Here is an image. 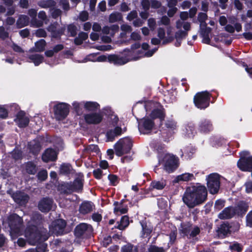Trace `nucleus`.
Wrapping results in <instances>:
<instances>
[{
	"label": "nucleus",
	"mask_w": 252,
	"mask_h": 252,
	"mask_svg": "<svg viewBox=\"0 0 252 252\" xmlns=\"http://www.w3.org/2000/svg\"><path fill=\"white\" fill-rule=\"evenodd\" d=\"M121 252H144L143 250H139V246L128 243L123 246L121 250Z\"/></svg>",
	"instance_id": "nucleus-32"
},
{
	"label": "nucleus",
	"mask_w": 252,
	"mask_h": 252,
	"mask_svg": "<svg viewBox=\"0 0 252 252\" xmlns=\"http://www.w3.org/2000/svg\"><path fill=\"white\" fill-rule=\"evenodd\" d=\"M26 237L29 240L32 245H35L39 241H45L50 236L47 229H40L35 225L28 226L25 231Z\"/></svg>",
	"instance_id": "nucleus-3"
},
{
	"label": "nucleus",
	"mask_w": 252,
	"mask_h": 252,
	"mask_svg": "<svg viewBox=\"0 0 252 252\" xmlns=\"http://www.w3.org/2000/svg\"><path fill=\"white\" fill-rule=\"evenodd\" d=\"M212 31L211 28H206L200 30V33L201 36L202 37V42L204 43L209 44L211 42V39L209 37V34Z\"/></svg>",
	"instance_id": "nucleus-35"
},
{
	"label": "nucleus",
	"mask_w": 252,
	"mask_h": 252,
	"mask_svg": "<svg viewBox=\"0 0 252 252\" xmlns=\"http://www.w3.org/2000/svg\"><path fill=\"white\" fill-rule=\"evenodd\" d=\"M138 130L144 134L150 133L155 125L154 121L149 117H144L138 120Z\"/></svg>",
	"instance_id": "nucleus-9"
},
{
	"label": "nucleus",
	"mask_w": 252,
	"mask_h": 252,
	"mask_svg": "<svg viewBox=\"0 0 252 252\" xmlns=\"http://www.w3.org/2000/svg\"><path fill=\"white\" fill-rule=\"evenodd\" d=\"M8 110L3 106L0 105V118L4 119L8 117Z\"/></svg>",
	"instance_id": "nucleus-63"
},
{
	"label": "nucleus",
	"mask_w": 252,
	"mask_h": 252,
	"mask_svg": "<svg viewBox=\"0 0 252 252\" xmlns=\"http://www.w3.org/2000/svg\"><path fill=\"white\" fill-rule=\"evenodd\" d=\"M47 29L51 33L52 38L60 39L61 36L64 34L66 27L65 26L60 27L57 22H55L51 24Z\"/></svg>",
	"instance_id": "nucleus-10"
},
{
	"label": "nucleus",
	"mask_w": 252,
	"mask_h": 252,
	"mask_svg": "<svg viewBox=\"0 0 252 252\" xmlns=\"http://www.w3.org/2000/svg\"><path fill=\"white\" fill-rule=\"evenodd\" d=\"M221 177V175L217 173H212L206 176V185L210 194H216L219 192L220 187Z\"/></svg>",
	"instance_id": "nucleus-6"
},
{
	"label": "nucleus",
	"mask_w": 252,
	"mask_h": 252,
	"mask_svg": "<svg viewBox=\"0 0 252 252\" xmlns=\"http://www.w3.org/2000/svg\"><path fill=\"white\" fill-rule=\"evenodd\" d=\"M9 36V33L5 31L3 26H0V38L3 40H5Z\"/></svg>",
	"instance_id": "nucleus-61"
},
{
	"label": "nucleus",
	"mask_w": 252,
	"mask_h": 252,
	"mask_svg": "<svg viewBox=\"0 0 252 252\" xmlns=\"http://www.w3.org/2000/svg\"><path fill=\"white\" fill-rule=\"evenodd\" d=\"M12 197L16 203L21 205L27 204L29 200V196L21 191H17L12 195Z\"/></svg>",
	"instance_id": "nucleus-22"
},
{
	"label": "nucleus",
	"mask_w": 252,
	"mask_h": 252,
	"mask_svg": "<svg viewBox=\"0 0 252 252\" xmlns=\"http://www.w3.org/2000/svg\"><path fill=\"white\" fill-rule=\"evenodd\" d=\"M200 233V229L198 226H194L190 231L189 235L190 238H194L199 235Z\"/></svg>",
	"instance_id": "nucleus-57"
},
{
	"label": "nucleus",
	"mask_w": 252,
	"mask_h": 252,
	"mask_svg": "<svg viewBox=\"0 0 252 252\" xmlns=\"http://www.w3.org/2000/svg\"><path fill=\"white\" fill-rule=\"evenodd\" d=\"M192 227V224L190 222H182L180 224V231L184 236H188Z\"/></svg>",
	"instance_id": "nucleus-34"
},
{
	"label": "nucleus",
	"mask_w": 252,
	"mask_h": 252,
	"mask_svg": "<svg viewBox=\"0 0 252 252\" xmlns=\"http://www.w3.org/2000/svg\"><path fill=\"white\" fill-rule=\"evenodd\" d=\"M26 172L30 175H34L37 171L36 165L32 161H28L25 165Z\"/></svg>",
	"instance_id": "nucleus-38"
},
{
	"label": "nucleus",
	"mask_w": 252,
	"mask_h": 252,
	"mask_svg": "<svg viewBox=\"0 0 252 252\" xmlns=\"http://www.w3.org/2000/svg\"><path fill=\"white\" fill-rule=\"evenodd\" d=\"M57 159V154L56 151L51 148L45 150L42 155V160L45 162L55 161Z\"/></svg>",
	"instance_id": "nucleus-20"
},
{
	"label": "nucleus",
	"mask_w": 252,
	"mask_h": 252,
	"mask_svg": "<svg viewBox=\"0 0 252 252\" xmlns=\"http://www.w3.org/2000/svg\"><path fill=\"white\" fill-rule=\"evenodd\" d=\"M66 222L63 219H58L54 221L52 225L51 230L57 236L64 234Z\"/></svg>",
	"instance_id": "nucleus-14"
},
{
	"label": "nucleus",
	"mask_w": 252,
	"mask_h": 252,
	"mask_svg": "<svg viewBox=\"0 0 252 252\" xmlns=\"http://www.w3.org/2000/svg\"><path fill=\"white\" fill-rule=\"evenodd\" d=\"M216 94V95L210 93L207 91H202L197 93L193 97V103L196 107L199 109L204 110L210 105L211 98L212 97L213 103L219 95V93L217 91H212Z\"/></svg>",
	"instance_id": "nucleus-4"
},
{
	"label": "nucleus",
	"mask_w": 252,
	"mask_h": 252,
	"mask_svg": "<svg viewBox=\"0 0 252 252\" xmlns=\"http://www.w3.org/2000/svg\"><path fill=\"white\" fill-rule=\"evenodd\" d=\"M213 124L210 120L202 119L199 122L198 130L200 133H208L213 130Z\"/></svg>",
	"instance_id": "nucleus-17"
},
{
	"label": "nucleus",
	"mask_w": 252,
	"mask_h": 252,
	"mask_svg": "<svg viewBox=\"0 0 252 252\" xmlns=\"http://www.w3.org/2000/svg\"><path fill=\"white\" fill-rule=\"evenodd\" d=\"M150 118L154 121L155 119H159L161 121L164 120L165 113L164 109H162L156 108L153 109L150 114Z\"/></svg>",
	"instance_id": "nucleus-28"
},
{
	"label": "nucleus",
	"mask_w": 252,
	"mask_h": 252,
	"mask_svg": "<svg viewBox=\"0 0 252 252\" xmlns=\"http://www.w3.org/2000/svg\"><path fill=\"white\" fill-rule=\"evenodd\" d=\"M93 204L91 201H84L79 206V211L82 215H86L93 211Z\"/></svg>",
	"instance_id": "nucleus-27"
},
{
	"label": "nucleus",
	"mask_w": 252,
	"mask_h": 252,
	"mask_svg": "<svg viewBox=\"0 0 252 252\" xmlns=\"http://www.w3.org/2000/svg\"><path fill=\"white\" fill-rule=\"evenodd\" d=\"M208 191L206 187L199 183L188 187L183 194L182 200L189 208L192 209L203 204L207 199Z\"/></svg>",
	"instance_id": "nucleus-1"
},
{
	"label": "nucleus",
	"mask_w": 252,
	"mask_h": 252,
	"mask_svg": "<svg viewBox=\"0 0 252 252\" xmlns=\"http://www.w3.org/2000/svg\"><path fill=\"white\" fill-rule=\"evenodd\" d=\"M142 230L141 231L140 235L142 238H147L149 240L152 236L151 233L153 230V227L150 224L148 223L146 220H142L140 221Z\"/></svg>",
	"instance_id": "nucleus-18"
},
{
	"label": "nucleus",
	"mask_w": 252,
	"mask_h": 252,
	"mask_svg": "<svg viewBox=\"0 0 252 252\" xmlns=\"http://www.w3.org/2000/svg\"><path fill=\"white\" fill-rule=\"evenodd\" d=\"M84 108L87 111L95 112L100 109V105L95 101L84 102Z\"/></svg>",
	"instance_id": "nucleus-30"
},
{
	"label": "nucleus",
	"mask_w": 252,
	"mask_h": 252,
	"mask_svg": "<svg viewBox=\"0 0 252 252\" xmlns=\"http://www.w3.org/2000/svg\"><path fill=\"white\" fill-rule=\"evenodd\" d=\"M84 152L86 153L94 152L98 154L99 152V149L97 145L91 144L87 146L84 149Z\"/></svg>",
	"instance_id": "nucleus-48"
},
{
	"label": "nucleus",
	"mask_w": 252,
	"mask_h": 252,
	"mask_svg": "<svg viewBox=\"0 0 252 252\" xmlns=\"http://www.w3.org/2000/svg\"><path fill=\"white\" fill-rule=\"evenodd\" d=\"M164 162V169L169 173L173 172L179 166V158L173 155L165 154L162 158H159L158 163Z\"/></svg>",
	"instance_id": "nucleus-7"
},
{
	"label": "nucleus",
	"mask_w": 252,
	"mask_h": 252,
	"mask_svg": "<svg viewBox=\"0 0 252 252\" xmlns=\"http://www.w3.org/2000/svg\"><path fill=\"white\" fill-rule=\"evenodd\" d=\"M53 200L48 197L42 198L38 203V209L43 213L49 212L52 207Z\"/></svg>",
	"instance_id": "nucleus-16"
},
{
	"label": "nucleus",
	"mask_w": 252,
	"mask_h": 252,
	"mask_svg": "<svg viewBox=\"0 0 252 252\" xmlns=\"http://www.w3.org/2000/svg\"><path fill=\"white\" fill-rule=\"evenodd\" d=\"M231 227L232 225L229 222H223L218 227L216 230L217 235L220 238H225L228 234L231 233Z\"/></svg>",
	"instance_id": "nucleus-15"
},
{
	"label": "nucleus",
	"mask_w": 252,
	"mask_h": 252,
	"mask_svg": "<svg viewBox=\"0 0 252 252\" xmlns=\"http://www.w3.org/2000/svg\"><path fill=\"white\" fill-rule=\"evenodd\" d=\"M26 113L24 111L20 110L14 119L18 126L20 128H24L27 126L29 124V119L25 116Z\"/></svg>",
	"instance_id": "nucleus-19"
},
{
	"label": "nucleus",
	"mask_w": 252,
	"mask_h": 252,
	"mask_svg": "<svg viewBox=\"0 0 252 252\" xmlns=\"http://www.w3.org/2000/svg\"><path fill=\"white\" fill-rule=\"evenodd\" d=\"M166 186L165 181H153L151 183L150 188L151 189H155L158 190H161L164 188Z\"/></svg>",
	"instance_id": "nucleus-41"
},
{
	"label": "nucleus",
	"mask_w": 252,
	"mask_h": 252,
	"mask_svg": "<svg viewBox=\"0 0 252 252\" xmlns=\"http://www.w3.org/2000/svg\"><path fill=\"white\" fill-rule=\"evenodd\" d=\"M122 19V15L119 12H114L111 13L109 16V22L114 23L119 21Z\"/></svg>",
	"instance_id": "nucleus-50"
},
{
	"label": "nucleus",
	"mask_w": 252,
	"mask_h": 252,
	"mask_svg": "<svg viewBox=\"0 0 252 252\" xmlns=\"http://www.w3.org/2000/svg\"><path fill=\"white\" fill-rule=\"evenodd\" d=\"M70 105L65 102H58L53 107L54 115L58 120L65 119L69 114Z\"/></svg>",
	"instance_id": "nucleus-8"
},
{
	"label": "nucleus",
	"mask_w": 252,
	"mask_h": 252,
	"mask_svg": "<svg viewBox=\"0 0 252 252\" xmlns=\"http://www.w3.org/2000/svg\"><path fill=\"white\" fill-rule=\"evenodd\" d=\"M115 150L116 155L118 157H122L126 154L124 146L119 142V141L116 143Z\"/></svg>",
	"instance_id": "nucleus-49"
},
{
	"label": "nucleus",
	"mask_w": 252,
	"mask_h": 252,
	"mask_svg": "<svg viewBox=\"0 0 252 252\" xmlns=\"http://www.w3.org/2000/svg\"><path fill=\"white\" fill-rule=\"evenodd\" d=\"M165 250L163 247H158L156 245H151L148 248L146 252H164Z\"/></svg>",
	"instance_id": "nucleus-54"
},
{
	"label": "nucleus",
	"mask_w": 252,
	"mask_h": 252,
	"mask_svg": "<svg viewBox=\"0 0 252 252\" xmlns=\"http://www.w3.org/2000/svg\"><path fill=\"white\" fill-rule=\"evenodd\" d=\"M29 59L34 63L35 66L39 65L44 60L43 56L39 54L31 55L29 56Z\"/></svg>",
	"instance_id": "nucleus-37"
},
{
	"label": "nucleus",
	"mask_w": 252,
	"mask_h": 252,
	"mask_svg": "<svg viewBox=\"0 0 252 252\" xmlns=\"http://www.w3.org/2000/svg\"><path fill=\"white\" fill-rule=\"evenodd\" d=\"M103 112L104 115L106 116L108 118L111 116H114V112L110 107H105L103 108Z\"/></svg>",
	"instance_id": "nucleus-62"
},
{
	"label": "nucleus",
	"mask_w": 252,
	"mask_h": 252,
	"mask_svg": "<svg viewBox=\"0 0 252 252\" xmlns=\"http://www.w3.org/2000/svg\"><path fill=\"white\" fill-rule=\"evenodd\" d=\"M45 241H39L36 242L37 244L34 248L36 252H47L49 250L48 249V245L44 243Z\"/></svg>",
	"instance_id": "nucleus-44"
},
{
	"label": "nucleus",
	"mask_w": 252,
	"mask_h": 252,
	"mask_svg": "<svg viewBox=\"0 0 252 252\" xmlns=\"http://www.w3.org/2000/svg\"><path fill=\"white\" fill-rule=\"evenodd\" d=\"M84 180L83 177H78L73 182H62L57 186L60 194L68 195L73 192L81 193L83 190Z\"/></svg>",
	"instance_id": "nucleus-2"
},
{
	"label": "nucleus",
	"mask_w": 252,
	"mask_h": 252,
	"mask_svg": "<svg viewBox=\"0 0 252 252\" xmlns=\"http://www.w3.org/2000/svg\"><path fill=\"white\" fill-rule=\"evenodd\" d=\"M29 15L32 18L31 23L32 26L35 27H39L42 26L41 24H37L38 21L37 20L36 17L37 15V11L34 9H30L28 11Z\"/></svg>",
	"instance_id": "nucleus-39"
},
{
	"label": "nucleus",
	"mask_w": 252,
	"mask_h": 252,
	"mask_svg": "<svg viewBox=\"0 0 252 252\" xmlns=\"http://www.w3.org/2000/svg\"><path fill=\"white\" fill-rule=\"evenodd\" d=\"M38 4L41 8H47L55 7L56 2L54 0H46L39 1Z\"/></svg>",
	"instance_id": "nucleus-42"
},
{
	"label": "nucleus",
	"mask_w": 252,
	"mask_h": 252,
	"mask_svg": "<svg viewBox=\"0 0 252 252\" xmlns=\"http://www.w3.org/2000/svg\"><path fill=\"white\" fill-rule=\"evenodd\" d=\"M186 128L187 130V133L189 135L190 134L194 135V134L196 133L195 127L193 124H188V125L186 126Z\"/></svg>",
	"instance_id": "nucleus-56"
},
{
	"label": "nucleus",
	"mask_w": 252,
	"mask_h": 252,
	"mask_svg": "<svg viewBox=\"0 0 252 252\" xmlns=\"http://www.w3.org/2000/svg\"><path fill=\"white\" fill-rule=\"evenodd\" d=\"M236 215L234 207L228 206L225 208L219 214L218 217L221 220L230 219Z\"/></svg>",
	"instance_id": "nucleus-25"
},
{
	"label": "nucleus",
	"mask_w": 252,
	"mask_h": 252,
	"mask_svg": "<svg viewBox=\"0 0 252 252\" xmlns=\"http://www.w3.org/2000/svg\"><path fill=\"white\" fill-rule=\"evenodd\" d=\"M92 226L85 223H81L77 225L74 229V235L76 238H85V235H87L91 232Z\"/></svg>",
	"instance_id": "nucleus-12"
},
{
	"label": "nucleus",
	"mask_w": 252,
	"mask_h": 252,
	"mask_svg": "<svg viewBox=\"0 0 252 252\" xmlns=\"http://www.w3.org/2000/svg\"><path fill=\"white\" fill-rule=\"evenodd\" d=\"M71 165L69 164L63 163L60 168V174L68 175L71 173Z\"/></svg>",
	"instance_id": "nucleus-46"
},
{
	"label": "nucleus",
	"mask_w": 252,
	"mask_h": 252,
	"mask_svg": "<svg viewBox=\"0 0 252 252\" xmlns=\"http://www.w3.org/2000/svg\"><path fill=\"white\" fill-rule=\"evenodd\" d=\"M129 60L126 57H120L116 54H110L108 55V63H113L115 65H122L127 62Z\"/></svg>",
	"instance_id": "nucleus-21"
},
{
	"label": "nucleus",
	"mask_w": 252,
	"mask_h": 252,
	"mask_svg": "<svg viewBox=\"0 0 252 252\" xmlns=\"http://www.w3.org/2000/svg\"><path fill=\"white\" fill-rule=\"evenodd\" d=\"M34 51L36 52H41L45 50L46 45V41L43 39H41L36 41L35 44Z\"/></svg>",
	"instance_id": "nucleus-40"
},
{
	"label": "nucleus",
	"mask_w": 252,
	"mask_h": 252,
	"mask_svg": "<svg viewBox=\"0 0 252 252\" xmlns=\"http://www.w3.org/2000/svg\"><path fill=\"white\" fill-rule=\"evenodd\" d=\"M229 248L231 252H242L244 247L237 242H233L230 244Z\"/></svg>",
	"instance_id": "nucleus-43"
},
{
	"label": "nucleus",
	"mask_w": 252,
	"mask_h": 252,
	"mask_svg": "<svg viewBox=\"0 0 252 252\" xmlns=\"http://www.w3.org/2000/svg\"><path fill=\"white\" fill-rule=\"evenodd\" d=\"M119 142L124 146L125 153H129L133 146V141L129 137H126L119 140Z\"/></svg>",
	"instance_id": "nucleus-31"
},
{
	"label": "nucleus",
	"mask_w": 252,
	"mask_h": 252,
	"mask_svg": "<svg viewBox=\"0 0 252 252\" xmlns=\"http://www.w3.org/2000/svg\"><path fill=\"white\" fill-rule=\"evenodd\" d=\"M225 201L223 199H220L215 201L214 205V209L215 211H219L221 210L225 205Z\"/></svg>",
	"instance_id": "nucleus-52"
},
{
	"label": "nucleus",
	"mask_w": 252,
	"mask_h": 252,
	"mask_svg": "<svg viewBox=\"0 0 252 252\" xmlns=\"http://www.w3.org/2000/svg\"><path fill=\"white\" fill-rule=\"evenodd\" d=\"M30 22L29 17L25 15H21L19 16L16 22L17 28L21 29L28 26Z\"/></svg>",
	"instance_id": "nucleus-33"
},
{
	"label": "nucleus",
	"mask_w": 252,
	"mask_h": 252,
	"mask_svg": "<svg viewBox=\"0 0 252 252\" xmlns=\"http://www.w3.org/2000/svg\"><path fill=\"white\" fill-rule=\"evenodd\" d=\"M67 30L68 32L70 33V36L75 37L77 35V28L73 23L68 25Z\"/></svg>",
	"instance_id": "nucleus-51"
},
{
	"label": "nucleus",
	"mask_w": 252,
	"mask_h": 252,
	"mask_svg": "<svg viewBox=\"0 0 252 252\" xmlns=\"http://www.w3.org/2000/svg\"><path fill=\"white\" fill-rule=\"evenodd\" d=\"M117 225L114 226L115 228H117L120 230H124L129 224V218L127 215L123 216L121 217L120 221L117 222Z\"/></svg>",
	"instance_id": "nucleus-29"
},
{
	"label": "nucleus",
	"mask_w": 252,
	"mask_h": 252,
	"mask_svg": "<svg viewBox=\"0 0 252 252\" xmlns=\"http://www.w3.org/2000/svg\"><path fill=\"white\" fill-rule=\"evenodd\" d=\"M237 166L241 171L252 172V156H242L237 162Z\"/></svg>",
	"instance_id": "nucleus-13"
},
{
	"label": "nucleus",
	"mask_w": 252,
	"mask_h": 252,
	"mask_svg": "<svg viewBox=\"0 0 252 252\" xmlns=\"http://www.w3.org/2000/svg\"><path fill=\"white\" fill-rule=\"evenodd\" d=\"M195 153V149L192 147H186L184 150L183 156L185 155L187 157V159H190Z\"/></svg>",
	"instance_id": "nucleus-47"
},
{
	"label": "nucleus",
	"mask_w": 252,
	"mask_h": 252,
	"mask_svg": "<svg viewBox=\"0 0 252 252\" xmlns=\"http://www.w3.org/2000/svg\"><path fill=\"white\" fill-rule=\"evenodd\" d=\"M30 152L34 156L37 155L41 149V145L38 140H34L28 143Z\"/></svg>",
	"instance_id": "nucleus-26"
},
{
	"label": "nucleus",
	"mask_w": 252,
	"mask_h": 252,
	"mask_svg": "<svg viewBox=\"0 0 252 252\" xmlns=\"http://www.w3.org/2000/svg\"><path fill=\"white\" fill-rule=\"evenodd\" d=\"M93 174L95 179L100 180L102 177L103 172L100 168H97L93 170Z\"/></svg>",
	"instance_id": "nucleus-60"
},
{
	"label": "nucleus",
	"mask_w": 252,
	"mask_h": 252,
	"mask_svg": "<svg viewBox=\"0 0 252 252\" xmlns=\"http://www.w3.org/2000/svg\"><path fill=\"white\" fill-rule=\"evenodd\" d=\"M177 232L176 230L171 231L170 233L169 236V241L167 245V247L166 248V250L169 249L170 247L173 245L176 242L177 239Z\"/></svg>",
	"instance_id": "nucleus-45"
},
{
	"label": "nucleus",
	"mask_w": 252,
	"mask_h": 252,
	"mask_svg": "<svg viewBox=\"0 0 252 252\" xmlns=\"http://www.w3.org/2000/svg\"><path fill=\"white\" fill-rule=\"evenodd\" d=\"M37 177L40 181H44L46 180L48 177V173L47 170L43 169L39 171L37 174Z\"/></svg>",
	"instance_id": "nucleus-55"
},
{
	"label": "nucleus",
	"mask_w": 252,
	"mask_h": 252,
	"mask_svg": "<svg viewBox=\"0 0 252 252\" xmlns=\"http://www.w3.org/2000/svg\"><path fill=\"white\" fill-rule=\"evenodd\" d=\"M165 126L166 128L171 129L174 130L176 128V123L173 120H167L165 124Z\"/></svg>",
	"instance_id": "nucleus-59"
},
{
	"label": "nucleus",
	"mask_w": 252,
	"mask_h": 252,
	"mask_svg": "<svg viewBox=\"0 0 252 252\" xmlns=\"http://www.w3.org/2000/svg\"><path fill=\"white\" fill-rule=\"evenodd\" d=\"M194 178L193 174L192 173H185L177 176L175 180V182H179L180 181H189Z\"/></svg>",
	"instance_id": "nucleus-36"
},
{
	"label": "nucleus",
	"mask_w": 252,
	"mask_h": 252,
	"mask_svg": "<svg viewBox=\"0 0 252 252\" xmlns=\"http://www.w3.org/2000/svg\"><path fill=\"white\" fill-rule=\"evenodd\" d=\"M126 201V199H123L121 201H115L113 205L115 206L114 208V213L117 214L120 213V214H126L128 210V206L127 205H124V203Z\"/></svg>",
	"instance_id": "nucleus-24"
},
{
	"label": "nucleus",
	"mask_w": 252,
	"mask_h": 252,
	"mask_svg": "<svg viewBox=\"0 0 252 252\" xmlns=\"http://www.w3.org/2000/svg\"><path fill=\"white\" fill-rule=\"evenodd\" d=\"M108 179L110 181V184L113 186H116L119 183V178L115 174H110L108 176Z\"/></svg>",
	"instance_id": "nucleus-53"
},
{
	"label": "nucleus",
	"mask_w": 252,
	"mask_h": 252,
	"mask_svg": "<svg viewBox=\"0 0 252 252\" xmlns=\"http://www.w3.org/2000/svg\"><path fill=\"white\" fill-rule=\"evenodd\" d=\"M103 115L100 112H92L84 114V119L88 125H98L103 120Z\"/></svg>",
	"instance_id": "nucleus-11"
},
{
	"label": "nucleus",
	"mask_w": 252,
	"mask_h": 252,
	"mask_svg": "<svg viewBox=\"0 0 252 252\" xmlns=\"http://www.w3.org/2000/svg\"><path fill=\"white\" fill-rule=\"evenodd\" d=\"M234 209L236 215L240 217H243L249 209V205L245 201H240L234 207Z\"/></svg>",
	"instance_id": "nucleus-23"
},
{
	"label": "nucleus",
	"mask_w": 252,
	"mask_h": 252,
	"mask_svg": "<svg viewBox=\"0 0 252 252\" xmlns=\"http://www.w3.org/2000/svg\"><path fill=\"white\" fill-rule=\"evenodd\" d=\"M188 35V32L186 31L179 30L175 32V38H178L182 40L183 38H185Z\"/></svg>",
	"instance_id": "nucleus-58"
},
{
	"label": "nucleus",
	"mask_w": 252,
	"mask_h": 252,
	"mask_svg": "<svg viewBox=\"0 0 252 252\" xmlns=\"http://www.w3.org/2000/svg\"><path fill=\"white\" fill-rule=\"evenodd\" d=\"M246 219L247 225L252 227V210L247 214Z\"/></svg>",
	"instance_id": "nucleus-64"
},
{
	"label": "nucleus",
	"mask_w": 252,
	"mask_h": 252,
	"mask_svg": "<svg viewBox=\"0 0 252 252\" xmlns=\"http://www.w3.org/2000/svg\"><path fill=\"white\" fill-rule=\"evenodd\" d=\"M23 223L22 218L17 214L13 213L8 216L5 221H3L2 225H7L11 235H17L20 232Z\"/></svg>",
	"instance_id": "nucleus-5"
}]
</instances>
